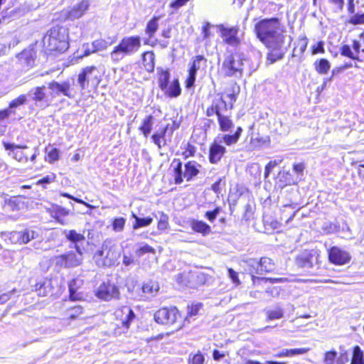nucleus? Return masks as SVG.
<instances>
[{"mask_svg":"<svg viewBox=\"0 0 364 364\" xmlns=\"http://www.w3.org/2000/svg\"><path fill=\"white\" fill-rule=\"evenodd\" d=\"M252 52L255 55V61L249 65V68L247 70L249 75H251L253 72L256 71L258 69V68L259 66L260 60L262 59V53L259 50L252 48Z\"/></svg>","mask_w":364,"mask_h":364,"instance_id":"46","label":"nucleus"},{"mask_svg":"<svg viewBox=\"0 0 364 364\" xmlns=\"http://www.w3.org/2000/svg\"><path fill=\"white\" fill-rule=\"evenodd\" d=\"M341 54L352 60H358V56L357 55H354L348 45H343L341 46Z\"/></svg>","mask_w":364,"mask_h":364,"instance_id":"55","label":"nucleus"},{"mask_svg":"<svg viewBox=\"0 0 364 364\" xmlns=\"http://www.w3.org/2000/svg\"><path fill=\"white\" fill-rule=\"evenodd\" d=\"M82 313V308L80 306H75L68 311V316L70 320L77 318Z\"/></svg>","mask_w":364,"mask_h":364,"instance_id":"54","label":"nucleus"},{"mask_svg":"<svg viewBox=\"0 0 364 364\" xmlns=\"http://www.w3.org/2000/svg\"><path fill=\"white\" fill-rule=\"evenodd\" d=\"M156 218L159 219L158 229L159 230H165L168 227V216L163 212H158Z\"/></svg>","mask_w":364,"mask_h":364,"instance_id":"47","label":"nucleus"},{"mask_svg":"<svg viewBox=\"0 0 364 364\" xmlns=\"http://www.w3.org/2000/svg\"><path fill=\"white\" fill-rule=\"evenodd\" d=\"M169 125H166L162 128H159L151 136V140L154 144L160 149L167 144V134L168 135Z\"/></svg>","mask_w":364,"mask_h":364,"instance_id":"22","label":"nucleus"},{"mask_svg":"<svg viewBox=\"0 0 364 364\" xmlns=\"http://www.w3.org/2000/svg\"><path fill=\"white\" fill-rule=\"evenodd\" d=\"M218 118V122L219 125V129L223 132H228L231 131L232 128L234 127V123L230 118V115L225 114L221 115Z\"/></svg>","mask_w":364,"mask_h":364,"instance_id":"27","label":"nucleus"},{"mask_svg":"<svg viewBox=\"0 0 364 364\" xmlns=\"http://www.w3.org/2000/svg\"><path fill=\"white\" fill-rule=\"evenodd\" d=\"M319 256L317 250H306L296 257L295 262L299 267L309 271L318 265Z\"/></svg>","mask_w":364,"mask_h":364,"instance_id":"7","label":"nucleus"},{"mask_svg":"<svg viewBox=\"0 0 364 364\" xmlns=\"http://www.w3.org/2000/svg\"><path fill=\"white\" fill-rule=\"evenodd\" d=\"M80 280L77 279H72L68 284L69 292H70V298L72 300H77V296L76 295L77 290L78 289V283Z\"/></svg>","mask_w":364,"mask_h":364,"instance_id":"50","label":"nucleus"},{"mask_svg":"<svg viewBox=\"0 0 364 364\" xmlns=\"http://www.w3.org/2000/svg\"><path fill=\"white\" fill-rule=\"evenodd\" d=\"M122 313L124 315V318H122V326L128 328L135 318V314L129 306H124L122 309Z\"/></svg>","mask_w":364,"mask_h":364,"instance_id":"39","label":"nucleus"},{"mask_svg":"<svg viewBox=\"0 0 364 364\" xmlns=\"http://www.w3.org/2000/svg\"><path fill=\"white\" fill-rule=\"evenodd\" d=\"M95 72H97V68L94 65L87 66L82 69L77 77V84L81 90L87 89L90 82L95 85L99 84L100 80L97 75H94Z\"/></svg>","mask_w":364,"mask_h":364,"instance_id":"12","label":"nucleus"},{"mask_svg":"<svg viewBox=\"0 0 364 364\" xmlns=\"http://www.w3.org/2000/svg\"><path fill=\"white\" fill-rule=\"evenodd\" d=\"M247 59L240 54H230L225 58L222 64V70L228 77H241Z\"/></svg>","mask_w":364,"mask_h":364,"instance_id":"5","label":"nucleus"},{"mask_svg":"<svg viewBox=\"0 0 364 364\" xmlns=\"http://www.w3.org/2000/svg\"><path fill=\"white\" fill-rule=\"evenodd\" d=\"M204 361V355L199 351L197 353L189 355L188 364H203Z\"/></svg>","mask_w":364,"mask_h":364,"instance_id":"52","label":"nucleus"},{"mask_svg":"<svg viewBox=\"0 0 364 364\" xmlns=\"http://www.w3.org/2000/svg\"><path fill=\"white\" fill-rule=\"evenodd\" d=\"M350 364H364V354L358 346L353 348Z\"/></svg>","mask_w":364,"mask_h":364,"instance_id":"45","label":"nucleus"},{"mask_svg":"<svg viewBox=\"0 0 364 364\" xmlns=\"http://www.w3.org/2000/svg\"><path fill=\"white\" fill-rule=\"evenodd\" d=\"M274 268L275 265L270 258L264 257L260 259L259 274H262L266 272H271Z\"/></svg>","mask_w":364,"mask_h":364,"instance_id":"42","label":"nucleus"},{"mask_svg":"<svg viewBox=\"0 0 364 364\" xmlns=\"http://www.w3.org/2000/svg\"><path fill=\"white\" fill-rule=\"evenodd\" d=\"M36 52L33 49L24 50L19 54V59L28 67H33L35 63Z\"/></svg>","mask_w":364,"mask_h":364,"instance_id":"31","label":"nucleus"},{"mask_svg":"<svg viewBox=\"0 0 364 364\" xmlns=\"http://www.w3.org/2000/svg\"><path fill=\"white\" fill-rule=\"evenodd\" d=\"M257 37L266 47L279 48L282 41L288 36L283 35L280 22L277 18H266L255 24Z\"/></svg>","mask_w":364,"mask_h":364,"instance_id":"1","label":"nucleus"},{"mask_svg":"<svg viewBox=\"0 0 364 364\" xmlns=\"http://www.w3.org/2000/svg\"><path fill=\"white\" fill-rule=\"evenodd\" d=\"M218 29L220 33V36L223 38V41L232 47L237 48L240 45V39L237 36L239 33V27L232 26L226 27L223 24L218 26Z\"/></svg>","mask_w":364,"mask_h":364,"instance_id":"9","label":"nucleus"},{"mask_svg":"<svg viewBox=\"0 0 364 364\" xmlns=\"http://www.w3.org/2000/svg\"><path fill=\"white\" fill-rule=\"evenodd\" d=\"M315 70L320 75H326L328 73L331 68L330 62L325 58H321L320 60H316L314 64Z\"/></svg>","mask_w":364,"mask_h":364,"instance_id":"38","label":"nucleus"},{"mask_svg":"<svg viewBox=\"0 0 364 364\" xmlns=\"http://www.w3.org/2000/svg\"><path fill=\"white\" fill-rule=\"evenodd\" d=\"M159 289V286L156 282L149 281L145 283L142 287V291L146 294H156Z\"/></svg>","mask_w":364,"mask_h":364,"instance_id":"48","label":"nucleus"},{"mask_svg":"<svg viewBox=\"0 0 364 364\" xmlns=\"http://www.w3.org/2000/svg\"><path fill=\"white\" fill-rule=\"evenodd\" d=\"M159 78L158 84L161 90L167 89V86L170 81L171 74L168 69L164 70L161 68H157Z\"/></svg>","mask_w":364,"mask_h":364,"instance_id":"29","label":"nucleus"},{"mask_svg":"<svg viewBox=\"0 0 364 364\" xmlns=\"http://www.w3.org/2000/svg\"><path fill=\"white\" fill-rule=\"evenodd\" d=\"M53 213L55 218L62 223L61 218L68 215L70 214V210L62 206L56 205L54 208Z\"/></svg>","mask_w":364,"mask_h":364,"instance_id":"49","label":"nucleus"},{"mask_svg":"<svg viewBox=\"0 0 364 364\" xmlns=\"http://www.w3.org/2000/svg\"><path fill=\"white\" fill-rule=\"evenodd\" d=\"M159 20V17L154 16L146 24L145 33L150 38H153L154 33L158 30Z\"/></svg>","mask_w":364,"mask_h":364,"instance_id":"41","label":"nucleus"},{"mask_svg":"<svg viewBox=\"0 0 364 364\" xmlns=\"http://www.w3.org/2000/svg\"><path fill=\"white\" fill-rule=\"evenodd\" d=\"M28 102L39 109H45L49 106L48 97L46 93V86H38L31 88L26 94Z\"/></svg>","mask_w":364,"mask_h":364,"instance_id":"8","label":"nucleus"},{"mask_svg":"<svg viewBox=\"0 0 364 364\" xmlns=\"http://www.w3.org/2000/svg\"><path fill=\"white\" fill-rule=\"evenodd\" d=\"M250 273L252 274V280L253 284H256L259 281H269L271 283H277L282 280V278H264L256 277L255 274H260V260L257 261L256 259H250L247 262Z\"/></svg>","mask_w":364,"mask_h":364,"instance_id":"19","label":"nucleus"},{"mask_svg":"<svg viewBox=\"0 0 364 364\" xmlns=\"http://www.w3.org/2000/svg\"><path fill=\"white\" fill-rule=\"evenodd\" d=\"M4 147L6 151H8V155L12 159L21 163H26L28 161V157L23 150L27 149V145H19L14 143L4 142Z\"/></svg>","mask_w":364,"mask_h":364,"instance_id":"16","label":"nucleus"},{"mask_svg":"<svg viewBox=\"0 0 364 364\" xmlns=\"http://www.w3.org/2000/svg\"><path fill=\"white\" fill-rule=\"evenodd\" d=\"M40 237L39 231L33 229H26L22 231V242L26 244L31 240L38 239Z\"/></svg>","mask_w":364,"mask_h":364,"instance_id":"43","label":"nucleus"},{"mask_svg":"<svg viewBox=\"0 0 364 364\" xmlns=\"http://www.w3.org/2000/svg\"><path fill=\"white\" fill-rule=\"evenodd\" d=\"M141 47V38L139 36L124 37L110 53L111 60L117 63L126 55H132L139 51Z\"/></svg>","mask_w":364,"mask_h":364,"instance_id":"3","label":"nucleus"},{"mask_svg":"<svg viewBox=\"0 0 364 364\" xmlns=\"http://www.w3.org/2000/svg\"><path fill=\"white\" fill-rule=\"evenodd\" d=\"M328 256L331 264L339 266L348 264L351 259V255L348 252L337 246L328 249Z\"/></svg>","mask_w":364,"mask_h":364,"instance_id":"15","label":"nucleus"},{"mask_svg":"<svg viewBox=\"0 0 364 364\" xmlns=\"http://www.w3.org/2000/svg\"><path fill=\"white\" fill-rule=\"evenodd\" d=\"M173 166L174 181L176 184H181L183 182L182 162L178 159H174L171 164Z\"/></svg>","mask_w":364,"mask_h":364,"instance_id":"33","label":"nucleus"},{"mask_svg":"<svg viewBox=\"0 0 364 364\" xmlns=\"http://www.w3.org/2000/svg\"><path fill=\"white\" fill-rule=\"evenodd\" d=\"M132 216L135 220V222L133 223L134 230L147 227L150 225L153 222V218L149 216L146 218H140L134 213H132Z\"/></svg>","mask_w":364,"mask_h":364,"instance_id":"37","label":"nucleus"},{"mask_svg":"<svg viewBox=\"0 0 364 364\" xmlns=\"http://www.w3.org/2000/svg\"><path fill=\"white\" fill-rule=\"evenodd\" d=\"M288 40L289 41L287 46H285V41H282L279 48L267 47L269 49H270V51L267 53V61L269 64H272L284 58V54L291 43V36H288Z\"/></svg>","mask_w":364,"mask_h":364,"instance_id":"17","label":"nucleus"},{"mask_svg":"<svg viewBox=\"0 0 364 364\" xmlns=\"http://www.w3.org/2000/svg\"><path fill=\"white\" fill-rule=\"evenodd\" d=\"M206 58L201 55H196L191 59L188 75L186 80V87L189 89L194 86L196 74L200 68L206 67Z\"/></svg>","mask_w":364,"mask_h":364,"instance_id":"10","label":"nucleus"},{"mask_svg":"<svg viewBox=\"0 0 364 364\" xmlns=\"http://www.w3.org/2000/svg\"><path fill=\"white\" fill-rule=\"evenodd\" d=\"M225 152V147L221 145L217 139H215L209 149V161L213 164H218Z\"/></svg>","mask_w":364,"mask_h":364,"instance_id":"20","label":"nucleus"},{"mask_svg":"<svg viewBox=\"0 0 364 364\" xmlns=\"http://www.w3.org/2000/svg\"><path fill=\"white\" fill-rule=\"evenodd\" d=\"M281 159L270 161L265 166L264 178H267L274 167L280 164Z\"/></svg>","mask_w":364,"mask_h":364,"instance_id":"59","label":"nucleus"},{"mask_svg":"<svg viewBox=\"0 0 364 364\" xmlns=\"http://www.w3.org/2000/svg\"><path fill=\"white\" fill-rule=\"evenodd\" d=\"M201 166L196 161H190L185 164V171L183 177L187 181H191L193 177L196 176L200 171Z\"/></svg>","mask_w":364,"mask_h":364,"instance_id":"25","label":"nucleus"},{"mask_svg":"<svg viewBox=\"0 0 364 364\" xmlns=\"http://www.w3.org/2000/svg\"><path fill=\"white\" fill-rule=\"evenodd\" d=\"M281 159L270 161L265 166L264 178H267L274 167L280 164Z\"/></svg>","mask_w":364,"mask_h":364,"instance_id":"57","label":"nucleus"},{"mask_svg":"<svg viewBox=\"0 0 364 364\" xmlns=\"http://www.w3.org/2000/svg\"><path fill=\"white\" fill-rule=\"evenodd\" d=\"M268 321L279 319L284 317V310L281 306H276L265 311Z\"/></svg>","mask_w":364,"mask_h":364,"instance_id":"40","label":"nucleus"},{"mask_svg":"<svg viewBox=\"0 0 364 364\" xmlns=\"http://www.w3.org/2000/svg\"><path fill=\"white\" fill-rule=\"evenodd\" d=\"M155 55L153 51H146L142 54L143 65L149 73H152L155 66Z\"/></svg>","mask_w":364,"mask_h":364,"instance_id":"28","label":"nucleus"},{"mask_svg":"<svg viewBox=\"0 0 364 364\" xmlns=\"http://www.w3.org/2000/svg\"><path fill=\"white\" fill-rule=\"evenodd\" d=\"M277 178L278 181L277 183L281 188L296 183V180L294 178L292 174L289 171H280L278 174Z\"/></svg>","mask_w":364,"mask_h":364,"instance_id":"26","label":"nucleus"},{"mask_svg":"<svg viewBox=\"0 0 364 364\" xmlns=\"http://www.w3.org/2000/svg\"><path fill=\"white\" fill-rule=\"evenodd\" d=\"M120 253L117 247L111 240H106L102 249L96 252L94 259L98 267H112L118 264Z\"/></svg>","mask_w":364,"mask_h":364,"instance_id":"4","label":"nucleus"},{"mask_svg":"<svg viewBox=\"0 0 364 364\" xmlns=\"http://www.w3.org/2000/svg\"><path fill=\"white\" fill-rule=\"evenodd\" d=\"M67 267L68 268L75 267L81 264L82 262V252L80 247H77L75 251H69L65 253Z\"/></svg>","mask_w":364,"mask_h":364,"instance_id":"21","label":"nucleus"},{"mask_svg":"<svg viewBox=\"0 0 364 364\" xmlns=\"http://www.w3.org/2000/svg\"><path fill=\"white\" fill-rule=\"evenodd\" d=\"M107 42L102 39L94 41L92 44V51L103 50L107 48Z\"/></svg>","mask_w":364,"mask_h":364,"instance_id":"56","label":"nucleus"},{"mask_svg":"<svg viewBox=\"0 0 364 364\" xmlns=\"http://www.w3.org/2000/svg\"><path fill=\"white\" fill-rule=\"evenodd\" d=\"M165 95L169 97H177L181 93L180 83L178 79H174L170 85H168L167 89L161 90Z\"/></svg>","mask_w":364,"mask_h":364,"instance_id":"30","label":"nucleus"},{"mask_svg":"<svg viewBox=\"0 0 364 364\" xmlns=\"http://www.w3.org/2000/svg\"><path fill=\"white\" fill-rule=\"evenodd\" d=\"M89 6L90 4L87 0L81 1L64 12L65 19L74 21L81 18L87 11Z\"/></svg>","mask_w":364,"mask_h":364,"instance_id":"18","label":"nucleus"},{"mask_svg":"<svg viewBox=\"0 0 364 364\" xmlns=\"http://www.w3.org/2000/svg\"><path fill=\"white\" fill-rule=\"evenodd\" d=\"M43 44L49 51L65 52L69 48L68 30L60 26L52 27L43 36Z\"/></svg>","mask_w":364,"mask_h":364,"instance_id":"2","label":"nucleus"},{"mask_svg":"<svg viewBox=\"0 0 364 364\" xmlns=\"http://www.w3.org/2000/svg\"><path fill=\"white\" fill-rule=\"evenodd\" d=\"M53 289L52 280L48 278L39 279L35 285V291L41 296H46L51 294Z\"/></svg>","mask_w":364,"mask_h":364,"instance_id":"23","label":"nucleus"},{"mask_svg":"<svg viewBox=\"0 0 364 364\" xmlns=\"http://www.w3.org/2000/svg\"><path fill=\"white\" fill-rule=\"evenodd\" d=\"M65 237L75 244V248L80 247L79 243L83 242L85 240V237L83 235L77 232L74 230L65 231Z\"/></svg>","mask_w":364,"mask_h":364,"instance_id":"35","label":"nucleus"},{"mask_svg":"<svg viewBox=\"0 0 364 364\" xmlns=\"http://www.w3.org/2000/svg\"><path fill=\"white\" fill-rule=\"evenodd\" d=\"M122 256H123L122 264L124 266L129 267L131 265H134L136 264V261L134 260V255H132V253L124 252Z\"/></svg>","mask_w":364,"mask_h":364,"instance_id":"61","label":"nucleus"},{"mask_svg":"<svg viewBox=\"0 0 364 364\" xmlns=\"http://www.w3.org/2000/svg\"><path fill=\"white\" fill-rule=\"evenodd\" d=\"M349 23L353 25L364 24V4L361 6L358 13L352 14Z\"/></svg>","mask_w":364,"mask_h":364,"instance_id":"44","label":"nucleus"},{"mask_svg":"<svg viewBox=\"0 0 364 364\" xmlns=\"http://www.w3.org/2000/svg\"><path fill=\"white\" fill-rule=\"evenodd\" d=\"M281 159L270 161L265 166L264 178H267L274 167L280 164Z\"/></svg>","mask_w":364,"mask_h":364,"instance_id":"60","label":"nucleus"},{"mask_svg":"<svg viewBox=\"0 0 364 364\" xmlns=\"http://www.w3.org/2000/svg\"><path fill=\"white\" fill-rule=\"evenodd\" d=\"M28 102V99L26 94L20 95L18 97L11 100L9 105V109L11 110L12 114L16 113V109L21 106L24 105Z\"/></svg>","mask_w":364,"mask_h":364,"instance_id":"36","label":"nucleus"},{"mask_svg":"<svg viewBox=\"0 0 364 364\" xmlns=\"http://www.w3.org/2000/svg\"><path fill=\"white\" fill-rule=\"evenodd\" d=\"M191 228L196 232L201 233L203 235H208L211 228L209 225L202 220H193L191 222Z\"/></svg>","mask_w":364,"mask_h":364,"instance_id":"32","label":"nucleus"},{"mask_svg":"<svg viewBox=\"0 0 364 364\" xmlns=\"http://www.w3.org/2000/svg\"><path fill=\"white\" fill-rule=\"evenodd\" d=\"M230 111L229 105L222 94L218 93L212 100L211 105L206 109V115L217 117L227 114Z\"/></svg>","mask_w":364,"mask_h":364,"instance_id":"11","label":"nucleus"},{"mask_svg":"<svg viewBox=\"0 0 364 364\" xmlns=\"http://www.w3.org/2000/svg\"><path fill=\"white\" fill-rule=\"evenodd\" d=\"M154 317L159 324L172 325L181 318V314L176 306L164 307L156 311Z\"/></svg>","mask_w":364,"mask_h":364,"instance_id":"6","label":"nucleus"},{"mask_svg":"<svg viewBox=\"0 0 364 364\" xmlns=\"http://www.w3.org/2000/svg\"><path fill=\"white\" fill-rule=\"evenodd\" d=\"M242 132V127H237L233 134H223L221 136L219 135L215 139H217L220 144L221 143H224L227 146H231L232 144H235L238 141Z\"/></svg>","mask_w":364,"mask_h":364,"instance_id":"24","label":"nucleus"},{"mask_svg":"<svg viewBox=\"0 0 364 364\" xmlns=\"http://www.w3.org/2000/svg\"><path fill=\"white\" fill-rule=\"evenodd\" d=\"M135 253L138 257H141L144 255H145L146 253L154 254L155 250L151 246L149 245L148 244H144L143 246L136 249Z\"/></svg>","mask_w":364,"mask_h":364,"instance_id":"53","label":"nucleus"},{"mask_svg":"<svg viewBox=\"0 0 364 364\" xmlns=\"http://www.w3.org/2000/svg\"><path fill=\"white\" fill-rule=\"evenodd\" d=\"M48 88L50 90V95L53 97L61 95L70 99L75 97V92L71 88V83L69 80L63 81L61 83L53 80L48 84Z\"/></svg>","mask_w":364,"mask_h":364,"instance_id":"14","label":"nucleus"},{"mask_svg":"<svg viewBox=\"0 0 364 364\" xmlns=\"http://www.w3.org/2000/svg\"><path fill=\"white\" fill-rule=\"evenodd\" d=\"M154 116L149 114L143 119L141 126L139 127V129L142 132L145 137H147L150 134L154 125Z\"/></svg>","mask_w":364,"mask_h":364,"instance_id":"34","label":"nucleus"},{"mask_svg":"<svg viewBox=\"0 0 364 364\" xmlns=\"http://www.w3.org/2000/svg\"><path fill=\"white\" fill-rule=\"evenodd\" d=\"M281 159L270 161L265 166L264 178H267L274 167L280 164Z\"/></svg>","mask_w":364,"mask_h":364,"instance_id":"58","label":"nucleus"},{"mask_svg":"<svg viewBox=\"0 0 364 364\" xmlns=\"http://www.w3.org/2000/svg\"><path fill=\"white\" fill-rule=\"evenodd\" d=\"M95 295L102 300L110 301L112 299H119V291L116 284L107 280V282H103L99 286Z\"/></svg>","mask_w":364,"mask_h":364,"instance_id":"13","label":"nucleus"},{"mask_svg":"<svg viewBox=\"0 0 364 364\" xmlns=\"http://www.w3.org/2000/svg\"><path fill=\"white\" fill-rule=\"evenodd\" d=\"M337 356V353L335 350L328 351L325 353L323 363L325 364H333Z\"/></svg>","mask_w":364,"mask_h":364,"instance_id":"64","label":"nucleus"},{"mask_svg":"<svg viewBox=\"0 0 364 364\" xmlns=\"http://www.w3.org/2000/svg\"><path fill=\"white\" fill-rule=\"evenodd\" d=\"M126 223V219L122 217L116 218L112 222V229L114 232L123 231Z\"/></svg>","mask_w":364,"mask_h":364,"instance_id":"51","label":"nucleus"},{"mask_svg":"<svg viewBox=\"0 0 364 364\" xmlns=\"http://www.w3.org/2000/svg\"><path fill=\"white\" fill-rule=\"evenodd\" d=\"M9 240L13 243L23 244L22 242V231H13L9 232Z\"/></svg>","mask_w":364,"mask_h":364,"instance_id":"62","label":"nucleus"},{"mask_svg":"<svg viewBox=\"0 0 364 364\" xmlns=\"http://www.w3.org/2000/svg\"><path fill=\"white\" fill-rule=\"evenodd\" d=\"M53 262L55 263L56 267H58L60 268H62V267L68 268L67 267V262H66L65 254L55 257L53 258Z\"/></svg>","mask_w":364,"mask_h":364,"instance_id":"63","label":"nucleus"}]
</instances>
